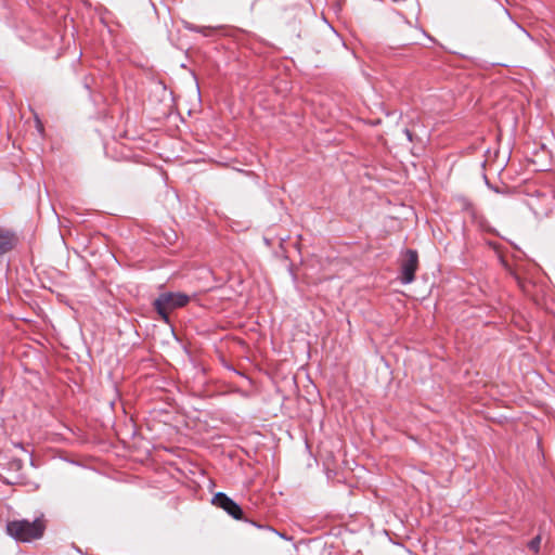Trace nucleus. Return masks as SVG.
I'll return each mask as SVG.
<instances>
[{"label": "nucleus", "instance_id": "obj_7", "mask_svg": "<svg viewBox=\"0 0 555 555\" xmlns=\"http://www.w3.org/2000/svg\"><path fill=\"white\" fill-rule=\"evenodd\" d=\"M196 31L202 33L205 36L211 35L217 27H210V26H197L194 28Z\"/></svg>", "mask_w": 555, "mask_h": 555}, {"label": "nucleus", "instance_id": "obj_3", "mask_svg": "<svg viewBox=\"0 0 555 555\" xmlns=\"http://www.w3.org/2000/svg\"><path fill=\"white\" fill-rule=\"evenodd\" d=\"M212 504L225 511L235 519L243 518V511L231 498L222 492H218L212 498Z\"/></svg>", "mask_w": 555, "mask_h": 555}, {"label": "nucleus", "instance_id": "obj_1", "mask_svg": "<svg viewBox=\"0 0 555 555\" xmlns=\"http://www.w3.org/2000/svg\"><path fill=\"white\" fill-rule=\"evenodd\" d=\"M47 525L43 516L35 520L16 519L7 524V532L18 542H31L41 539L44 534Z\"/></svg>", "mask_w": 555, "mask_h": 555}, {"label": "nucleus", "instance_id": "obj_4", "mask_svg": "<svg viewBox=\"0 0 555 555\" xmlns=\"http://www.w3.org/2000/svg\"><path fill=\"white\" fill-rule=\"evenodd\" d=\"M418 266L417 254L414 250H408L404 254L401 263V281L404 284L411 283L414 280V273Z\"/></svg>", "mask_w": 555, "mask_h": 555}, {"label": "nucleus", "instance_id": "obj_5", "mask_svg": "<svg viewBox=\"0 0 555 555\" xmlns=\"http://www.w3.org/2000/svg\"><path fill=\"white\" fill-rule=\"evenodd\" d=\"M17 243L18 237L15 232L0 227V257L14 249Z\"/></svg>", "mask_w": 555, "mask_h": 555}, {"label": "nucleus", "instance_id": "obj_2", "mask_svg": "<svg viewBox=\"0 0 555 555\" xmlns=\"http://www.w3.org/2000/svg\"><path fill=\"white\" fill-rule=\"evenodd\" d=\"M190 297L183 293H163L154 300V308L165 322H169L170 311L186 306Z\"/></svg>", "mask_w": 555, "mask_h": 555}, {"label": "nucleus", "instance_id": "obj_6", "mask_svg": "<svg viewBox=\"0 0 555 555\" xmlns=\"http://www.w3.org/2000/svg\"><path fill=\"white\" fill-rule=\"evenodd\" d=\"M540 545H541V537H540V535H537L535 538H533V539L528 543V547H529V550H531L533 553H539V551H540Z\"/></svg>", "mask_w": 555, "mask_h": 555}]
</instances>
